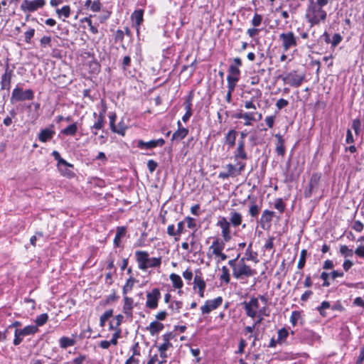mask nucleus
<instances>
[{"mask_svg":"<svg viewBox=\"0 0 364 364\" xmlns=\"http://www.w3.org/2000/svg\"><path fill=\"white\" fill-rule=\"evenodd\" d=\"M138 267L141 270H146L148 268L159 267L161 264V257H149L146 251H136L135 252Z\"/></svg>","mask_w":364,"mask_h":364,"instance_id":"obj_1","label":"nucleus"},{"mask_svg":"<svg viewBox=\"0 0 364 364\" xmlns=\"http://www.w3.org/2000/svg\"><path fill=\"white\" fill-rule=\"evenodd\" d=\"M327 16V13L321 7L309 4L306 11L305 17L311 26L318 25L324 22Z\"/></svg>","mask_w":364,"mask_h":364,"instance_id":"obj_2","label":"nucleus"},{"mask_svg":"<svg viewBox=\"0 0 364 364\" xmlns=\"http://www.w3.org/2000/svg\"><path fill=\"white\" fill-rule=\"evenodd\" d=\"M257 272L245 263L242 257L238 262L236 268H234L232 276L237 280L255 276Z\"/></svg>","mask_w":364,"mask_h":364,"instance_id":"obj_3","label":"nucleus"},{"mask_svg":"<svg viewBox=\"0 0 364 364\" xmlns=\"http://www.w3.org/2000/svg\"><path fill=\"white\" fill-rule=\"evenodd\" d=\"M246 164L242 161H237L235 165L228 164L225 166L226 171H221L218 174L220 179H227L230 177L234 178L241 174L245 170Z\"/></svg>","mask_w":364,"mask_h":364,"instance_id":"obj_4","label":"nucleus"},{"mask_svg":"<svg viewBox=\"0 0 364 364\" xmlns=\"http://www.w3.org/2000/svg\"><path fill=\"white\" fill-rule=\"evenodd\" d=\"M282 79L285 84L291 87H299L305 79V74L296 70H292L282 76Z\"/></svg>","mask_w":364,"mask_h":364,"instance_id":"obj_5","label":"nucleus"},{"mask_svg":"<svg viewBox=\"0 0 364 364\" xmlns=\"http://www.w3.org/2000/svg\"><path fill=\"white\" fill-rule=\"evenodd\" d=\"M298 40V37L292 31L284 32L279 36V41L281 42L284 52L288 51L291 48L296 47Z\"/></svg>","mask_w":364,"mask_h":364,"instance_id":"obj_6","label":"nucleus"},{"mask_svg":"<svg viewBox=\"0 0 364 364\" xmlns=\"http://www.w3.org/2000/svg\"><path fill=\"white\" fill-rule=\"evenodd\" d=\"M38 331V328L34 325H28L23 328H16L14 331V339L13 343L14 346H18L27 336L34 335Z\"/></svg>","mask_w":364,"mask_h":364,"instance_id":"obj_7","label":"nucleus"},{"mask_svg":"<svg viewBox=\"0 0 364 364\" xmlns=\"http://www.w3.org/2000/svg\"><path fill=\"white\" fill-rule=\"evenodd\" d=\"M34 98V92L32 90H23L18 85L13 90L11 102H20L24 100H32Z\"/></svg>","mask_w":364,"mask_h":364,"instance_id":"obj_8","label":"nucleus"},{"mask_svg":"<svg viewBox=\"0 0 364 364\" xmlns=\"http://www.w3.org/2000/svg\"><path fill=\"white\" fill-rule=\"evenodd\" d=\"M221 229V235L224 242H229L231 240L230 223L223 216H220L216 224Z\"/></svg>","mask_w":364,"mask_h":364,"instance_id":"obj_9","label":"nucleus"},{"mask_svg":"<svg viewBox=\"0 0 364 364\" xmlns=\"http://www.w3.org/2000/svg\"><path fill=\"white\" fill-rule=\"evenodd\" d=\"M161 299V292L159 289L154 288L146 294V306L150 309H156Z\"/></svg>","mask_w":364,"mask_h":364,"instance_id":"obj_10","label":"nucleus"},{"mask_svg":"<svg viewBox=\"0 0 364 364\" xmlns=\"http://www.w3.org/2000/svg\"><path fill=\"white\" fill-rule=\"evenodd\" d=\"M45 0H23L21 4V9L23 11L33 12L44 6Z\"/></svg>","mask_w":364,"mask_h":364,"instance_id":"obj_11","label":"nucleus"},{"mask_svg":"<svg viewBox=\"0 0 364 364\" xmlns=\"http://www.w3.org/2000/svg\"><path fill=\"white\" fill-rule=\"evenodd\" d=\"M223 298L218 296L214 299L207 300L205 304L200 307V310L203 314H208L212 311L218 309L223 303Z\"/></svg>","mask_w":364,"mask_h":364,"instance_id":"obj_12","label":"nucleus"},{"mask_svg":"<svg viewBox=\"0 0 364 364\" xmlns=\"http://www.w3.org/2000/svg\"><path fill=\"white\" fill-rule=\"evenodd\" d=\"M243 305L247 316L254 318L257 316V310L259 308L258 299L253 297L248 302L245 301Z\"/></svg>","mask_w":364,"mask_h":364,"instance_id":"obj_13","label":"nucleus"},{"mask_svg":"<svg viewBox=\"0 0 364 364\" xmlns=\"http://www.w3.org/2000/svg\"><path fill=\"white\" fill-rule=\"evenodd\" d=\"M165 144V140L162 138L158 139L151 140L145 142L143 140H138L136 146L139 149H152L157 146H163Z\"/></svg>","mask_w":364,"mask_h":364,"instance_id":"obj_14","label":"nucleus"},{"mask_svg":"<svg viewBox=\"0 0 364 364\" xmlns=\"http://www.w3.org/2000/svg\"><path fill=\"white\" fill-rule=\"evenodd\" d=\"M233 157L235 161H239V159H247V153L245 151V142L238 141L236 149L234 151Z\"/></svg>","mask_w":364,"mask_h":364,"instance_id":"obj_15","label":"nucleus"},{"mask_svg":"<svg viewBox=\"0 0 364 364\" xmlns=\"http://www.w3.org/2000/svg\"><path fill=\"white\" fill-rule=\"evenodd\" d=\"M13 75V70H9L7 66L5 70V73L1 76V89L6 90L9 91L11 87V81Z\"/></svg>","mask_w":364,"mask_h":364,"instance_id":"obj_16","label":"nucleus"},{"mask_svg":"<svg viewBox=\"0 0 364 364\" xmlns=\"http://www.w3.org/2000/svg\"><path fill=\"white\" fill-rule=\"evenodd\" d=\"M58 171L63 176L67 178H73L75 176L74 172L71 170L73 165L65 161V164H57Z\"/></svg>","mask_w":364,"mask_h":364,"instance_id":"obj_17","label":"nucleus"},{"mask_svg":"<svg viewBox=\"0 0 364 364\" xmlns=\"http://www.w3.org/2000/svg\"><path fill=\"white\" fill-rule=\"evenodd\" d=\"M178 129L173 134L171 140H181L186 138V136L188 134V129L182 127V124L180 121L177 122Z\"/></svg>","mask_w":364,"mask_h":364,"instance_id":"obj_18","label":"nucleus"},{"mask_svg":"<svg viewBox=\"0 0 364 364\" xmlns=\"http://www.w3.org/2000/svg\"><path fill=\"white\" fill-rule=\"evenodd\" d=\"M225 248V242L224 240H221L220 238H216L213 242L212 245L209 247V250L212 251V254L214 255H217L218 254H220Z\"/></svg>","mask_w":364,"mask_h":364,"instance_id":"obj_19","label":"nucleus"},{"mask_svg":"<svg viewBox=\"0 0 364 364\" xmlns=\"http://www.w3.org/2000/svg\"><path fill=\"white\" fill-rule=\"evenodd\" d=\"M143 15L144 11L142 9H138L134 11L131 16L132 22L137 31H139V26L144 21Z\"/></svg>","mask_w":364,"mask_h":364,"instance_id":"obj_20","label":"nucleus"},{"mask_svg":"<svg viewBox=\"0 0 364 364\" xmlns=\"http://www.w3.org/2000/svg\"><path fill=\"white\" fill-rule=\"evenodd\" d=\"M55 134V132L52 128L42 129L38 134V139L41 142H46L50 140Z\"/></svg>","mask_w":364,"mask_h":364,"instance_id":"obj_21","label":"nucleus"},{"mask_svg":"<svg viewBox=\"0 0 364 364\" xmlns=\"http://www.w3.org/2000/svg\"><path fill=\"white\" fill-rule=\"evenodd\" d=\"M164 328L163 323L158 321H154L150 323L149 326L146 327V330L150 333L151 336L158 334Z\"/></svg>","mask_w":364,"mask_h":364,"instance_id":"obj_22","label":"nucleus"},{"mask_svg":"<svg viewBox=\"0 0 364 364\" xmlns=\"http://www.w3.org/2000/svg\"><path fill=\"white\" fill-rule=\"evenodd\" d=\"M237 132L235 129H230L225 136V144H227L229 148H232L235 145V141Z\"/></svg>","mask_w":364,"mask_h":364,"instance_id":"obj_23","label":"nucleus"},{"mask_svg":"<svg viewBox=\"0 0 364 364\" xmlns=\"http://www.w3.org/2000/svg\"><path fill=\"white\" fill-rule=\"evenodd\" d=\"M109 126H110L111 130L114 133H117L122 136L124 135L125 129L121 128L120 129H118L117 127L115 126L114 123H115V121L117 119L116 114L114 112H110L109 114Z\"/></svg>","mask_w":364,"mask_h":364,"instance_id":"obj_24","label":"nucleus"},{"mask_svg":"<svg viewBox=\"0 0 364 364\" xmlns=\"http://www.w3.org/2000/svg\"><path fill=\"white\" fill-rule=\"evenodd\" d=\"M134 300L131 297L124 296L123 312L129 316L132 315Z\"/></svg>","mask_w":364,"mask_h":364,"instance_id":"obj_25","label":"nucleus"},{"mask_svg":"<svg viewBox=\"0 0 364 364\" xmlns=\"http://www.w3.org/2000/svg\"><path fill=\"white\" fill-rule=\"evenodd\" d=\"M230 223L234 227H238L242 224V216L240 213L232 210L230 213Z\"/></svg>","mask_w":364,"mask_h":364,"instance_id":"obj_26","label":"nucleus"},{"mask_svg":"<svg viewBox=\"0 0 364 364\" xmlns=\"http://www.w3.org/2000/svg\"><path fill=\"white\" fill-rule=\"evenodd\" d=\"M252 243L250 242L245 252V261H252L255 263H257L259 262V259L257 258V253L256 252H254L252 249Z\"/></svg>","mask_w":364,"mask_h":364,"instance_id":"obj_27","label":"nucleus"},{"mask_svg":"<svg viewBox=\"0 0 364 364\" xmlns=\"http://www.w3.org/2000/svg\"><path fill=\"white\" fill-rule=\"evenodd\" d=\"M126 228L124 226L117 227L116 235L114 238V245L115 247L120 246L121 244V239L125 236L126 235Z\"/></svg>","mask_w":364,"mask_h":364,"instance_id":"obj_28","label":"nucleus"},{"mask_svg":"<svg viewBox=\"0 0 364 364\" xmlns=\"http://www.w3.org/2000/svg\"><path fill=\"white\" fill-rule=\"evenodd\" d=\"M275 137L277 139L276 152L278 155L284 156L285 154L284 140L279 134H277Z\"/></svg>","mask_w":364,"mask_h":364,"instance_id":"obj_29","label":"nucleus"},{"mask_svg":"<svg viewBox=\"0 0 364 364\" xmlns=\"http://www.w3.org/2000/svg\"><path fill=\"white\" fill-rule=\"evenodd\" d=\"M321 176V173H314L312 174L309 181L310 191H314V189L317 188Z\"/></svg>","mask_w":364,"mask_h":364,"instance_id":"obj_30","label":"nucleus"},{"mask_svg":"<svg viewBox=\"0 0 364 364\" xmlns=\"http://www.w3.org/2000/svg\"><path fill=\"white\" fill-rule=\"evenodd\" d=\"M171 333H165L164 335H163V340H164V343L159 346V350H168L170 347L172 346V344L171 343H170V339H171Z\"/></svg>","mask_w":364,"mask_h":364,"instance_id":"obj_31","label":"nucleus"},{"mask_svg":"<svg viewBox=\"0 0 364 364\" xmlns=\"http://www.w3.org/2000/svg\"><path fill=\"white\" fill-rule=\"evenodd\" d=\"M77 132V126L75 123L71 124L61 131V133L66 136H74Z\"/></svg>","mask_w":364,"mask_h":364,"instance_id":"obj_32","label":"nucleus"},{"mask_svg":"<svg viewBox=\"0 0 364 364\" xmlns=\"http://www.w3.org/2000/svg\"><path fill=\"white\" fill-rule=\"evenodd\" d=\"M170 279L172 282L173 287L176 289L182 288L183 283L181 277L176 274L172 273L170 275Z\"/></svg>","mask_w":364,"mask_h":364,"instance_id":"obj_33","label":"nucleus"},{"mask_svg":"<svg viewBox=\"0 0 364 364\" xmlns=\"http://www.w3.org/2000/svg\"><path fill=\"white\" fill-rule=\"evenodd\" d=\"M136 279L132 276H130V277L127 280L126 284L122 289V293L124 296H126L128 292L132 291Z\"/></svg>","mask_w":364,"mask_h":364,"instance_id":"obj_34","label":"nucleus"},{"mask_svg":"<svg viewBox=\"0 0 364 364\" xmlns=\"http://www.w3.org/2000/svg\"><path fill=\"white\" fill-rule=\"evenodd\" d=\"M75 343V340L65 336L61 337L59 340L60 346L65 349L74 346Z\"/></svg>","mask_w":364,"mask_h":364,"instance_id":"obj_35","label":"nucleus"},{"mask_svg":"<svg viewBox=\"0 0 364 364\" xmlns=\"http://www.w3.org/2000/svg\"><path fill=\"white\" fill-rule=\"evenodd\" d=\"M193 284H194L193 288L195 289H205V287H206V284H205L204 279H203V277L200 275H198V274H196L195 276Z\"/></svg>","mask_w":364,"mask_h":364,"instance_id":"obj_36","label":"nucleus"},{"mask_svg":"<svg viewBox=\"0 0 364 364\" xmlns=\"http://www.w3.org/2000/svg\"><path fill=\"white\" fill-rule=\"evenodd\" d=\"M274 215V212L269 210H264L261 216L260 222L262 223H269L272 221Z\"/></svg>","mask_w":364,"mask_h":364,"instance_id":"obj_37","label":"nucleus"},{"mask_svg":"<svg viewBox=\"0 0 364 364\" xmlns=\"http://www.w3.org/2000/svg\"><path fill=\"white\" fill-rule=\"evenodd\" d=\"M221 272L222 274L220 276V279L225 282L226 284H229L230 281L229 269L227 267L223 266L221 268Z\"/></svg>","mask_w":364,"mask_h":364,"instance_id":"obj_38","label":"nucleus"},{"mask_svg":"<svg viewBox=\"0 0 364 364\" xmlns=\"http://www.w3.org/2000/svg\"><path fill=\"white\" fill-rule=\"evenodd\" d=\"M243 119L245 120V126H251L252 122H256V117H255V114H252V112H245Z\"/></svg>","mask_w":364,"mask_h":364,"instance_id":"obj_39","label":"nucleus"},{"mask_svg":"<svg viewBox=\"0 0 364 364\" xmlns=\"http://www.w3.org/2000/svg\"><path fill=\"white\" fill-rule=\"evenodd\" d=\"M113 315V310L109 309L106 311L102 315H101L100 318V326L101 327H104L105 325L106 321L112 317Z\"/></svg>","mask_w":364,"mask_h":364,"instance_id":"obj_40","label":"nucleus"},{"mask_svg":"<svg viewBox=\"0 0 364 364\" xmlns=\"http://www.w3.org/2000/svg\"><path fill=\"white\" fill-rule=\"evenodd\" d=\"M240 80V76H233V75H228L227 76V82H228V88L234 89L236 87L237 82Z\"/></svg>","mask_w":364,"mask_h":364,"instance_id":"obj_41","label":"nucleus"},{"mask_svg":"<svg viewBox=\"0 0 364 364\" xmlns=\"http://www.w3.org/2000/svg\"><path fill=\"white\" fill-rule=\"evenodd\" d=\"M302 318L301 312L299 311H294L291 312L290 316V322L293 326H295L297 322Z\"/></svg>","mask_w":364,"mask_h":364,"instance_id":"obj_42","label":"nucleus"},{"mask_svg":"<svg viewBox=\"0 0 364 364\" xmlns=\"http://www.w3.org/2000/svg\"><path fill=\"white\" fill-rule=\"evenodd\" d=\"M48 315L47 314H42L39 316H38L35 320V323H36V326L38 327V326H43L45 323H46V322L48 321Z\"/></svg>","mask_w":364,"mask_h":364,"instance_id":"obj_43","label":"nucleus"},{"mask_svg":"<svg viewBox=\"0 0 364 364\" xmlns=\"http://www.w3.org/2000/svg\"><path fill=\"white\" fill-rule=\"evenodd\" d=\"M56 13L58 14V16H63L65 18H68L70 15V8L69 6H64L60 9H57Z\"/></svg>","mask_w":364,"mask_h":364,"instance_id":"obj_44","label":"nucleus"},{"mask_svg":"<svg viewBox=\"0 0 364 364\" xmlns=\"http://www.w3.org/2000/svg\"><path fill=\"white\" fill-rule=\"evenodd\" d=\"M306 255L307 251L306 250H302L301 251L300 257L297 264L298 269H301L305 266Z\"/></svg>","mask_w":364,"mask_h":364,"instance_id":"obj_45","label":"nucleus"},{"mask_svg":"<svg viewBox=\"0 0 364 364\" xmlns=\"http://www.w3.org/2000/svg\"><path fill=\"white\" fill-rule=\"evenodd\" d=\"M330 306L331 305L328 301H323L321 302V305L316 308V309L318 311L319 314L324 317L326 316L325 310L329 309Z\"/></svg>","mask_w":364,"mask_h":364,"instance_id":"obj_46","label":"nucleus"},{"mask_svg":"<svg viewBox=\"0 0 364 364\" xmlns=\"http://www.w3.org/2000/svg\"><path fill=\"white\" fill-rule=\"evenodd\" d=\"M340 253L345 257H352L353 255V250L351 249H349L348 247L345 245H341Z\"/></svg>","mask_w":364,"mask_h":364,"instance_id":"obj_47","label":"nucleus"},{"mask_svg":"<svg viewBox=\"0 0 364 364\" xmlns=\"http://www.w3.org/2000/svg\"><path fill=\"white\" fill-rule=\"evenodd\" d=\"M260 208L255 203H252L249 209V214L252 218H257L259 213Z\"/></svg>","mask_w":364,"mask_h":364,"instance_id":"obj_48","label":"nucleus"},{"mask_svg":"<svg viewBox=\"0 0 364 364\" xmlns=\"http://www.w3.org/2000/svg\"><path fill=\"white\" fill-rule=\"evenodd\" d=\"M192 100H193V95L191 92L184 102L186 112L192 113Z\"/></svg>","mask_w":364,"mask_h":364,"instance_id":"obj_49","label":"nucleus"},{"mask_svg":"<svg viewBox=\"0 0 364 364\" xmlns=\"http://www.w3.org/2000/svg\"><path fill=\"white\" fill-rule=\"evenodd\" d=\"M97 119L94 123V124L91 127V129L99 130L104 127L105 125V119L97 117Z\"/></svg>","mask_w":364,"mask_h":364,"instance_id":"obj_50","label":"nucleus"},{"mask_svg":"<svg viewBox=\"0 0 364 364\" xmlns=\"http://www.w3.org/2000/svg\"><path fill=\"white\" fill-rule=\"evenodd\" d=\"M114 330L115 332L112 334V338L109 341L112 345L116 346L118 343V339L121 337L122 331L120 328Z\"/></svg>","mask_w":364,"mask_h":364,"instance_id":"obj_51","label":"nucleus"},{"mask_svg":"<svg viewBox=\"0 0 364 364\" xmlns=\"http://www.w3.org/2000/svg\"><path fill=\"white\" fill-rule=\"evenodd\" d=\"M82 22H85L87 23L89 28H90V31H91V33H92L93 34H96L98 33V29L96 26H93L92 25V21L90 19V18L89 17H85L83 19H82Z\"/></svg>","mask_w":364,"mask_h":364,"instance_id":"obj_52","label":"nucleus"},{"mask_svg":"<svg viewBox=\"0 0 364 364\" xmlns=\"http://www.w3.org/2000/svg\"><path fill=\"white\" fill-rule=\"evenodd\" d=\"M329 277H331V274L326 272H323L321 274L320 278L323 281L322 284L323 287H328L331 285V283L328 281Z\"/></svg>","mask_w":364,"mask_h":364,"instance_id":"obj_53","label":"nucleus"},{"mask_svg":"<svg viewBox=\"0 0 364 364\" xmlns=\"http://www.w3.org/2000/svg\"><path fill=\"white\" fill-rule=\"evenodd\" d=\"M361 122L359 119H353L352 122V128L353 129L356 135H358L360 132Z\"/></svg>","mask_w":364,"mask_h":364,"instance_id":"obj_54","label":"nucleus"},{"mask_svg":"<svg viewBox=\"0 0 364 364\" xmlns=\"http://www.w3.org/2000/svg\"><path fill=\"white\" fill-rule=\"evenodd\" d=\"M330 0H309V4L323 8L329 3Z\"/></svg>","mask_w":364,"mask_h":364,"instance_id":"obj_55","label":"nucleus"},{"mask_svg":"<svg viewBox=\"0 0 364 364\" xmlns=\"http://www.w3.org/2000/svg\"><path fill=\"white\" fill-rule=\"evenodd\" d=\"M35 34V29L34 28H28L27 31L25 32L24 36H25V41L27 43H30L31 41V38L33 37Z\"/></svg>","mask_w":364,"mask_h":364,"instance_id":"obj_56","label":"nucleus"},{"mask_svg":"<svg viewBox=\"0 0 364 364\" xmlns=\"http://www.w3.org/2000/svg\"><path fill=\"white\" fill-rule=\"evenodd\" d=\"M274 208L278 210L281 213L284 211L285 205L282 198H277L274 203Z\"/></svg>","mask_w":364,"mask_h":364,"instance_id":"obj_57","label":"nucleus"},{"mask_svg":"<svg viewBox=\"0 0 364 364\" xmlns=\"http://www.w3.org/2000/svg\"><path fill=\"white\" fill-rule=\"evenodd\" d=\"M183 306L182 301H173L169 304V309L172 310H176L177 312H179L180 309Z\"/></svg>","mask_w":364,"mask_h":364,"instance_id":"obj_58","label":"nucleus"},{"mask_svg":"<svg viewBox=\"0 0 364 364\" xmlns=\"http://www.w3.org/2000/svg\"><path fill=\"white\" fill-rule=\"evenodd\" d=\"M342 41V37L339 33H335L333 36V39L331 41V46L333 47L337 46Z\"/></svg>","mask_w":364,"mask_h":364,"instance_id":"obj_59","label":"nucleus"},{"mask_svg":"<svg viewBox=\"0 0 364 364\" xmlns=\"http://www.w3.org/2000/svg\"><path fill=\"white\" fill-rule=\"evenodd\" d=\"M262 21V16L258 14H255L252 19V24L255 27L259 26L261 24Z\"/></svg>","mask_w":364,"mask_h":364,"instance_id":"obj_60","label":"nucleus"},{"mask_svg":"<svg viewBox=\"0 0 364 364\" xmlns=\"http://www.w3.org/2000/svg\"><path fill=\"white\" fill-rule=\"evenodd\" d=\"M228 73L229 74L228 75L240 76V68L232 65H230L228 68Z\"/></svg>","mask_w":364,"mask_h":364,"instance_id":"obj_61","label":"nucleus"},{"mask_svg":"<svg viewBox=\"0 0 364 364\" xmlns=\"http://www.w3.org/2000/svg\"><path fill=\"white\" fill-rule=\"evenodd\" d=\"M52 156L58 161L57 164H65V160L60 156V153L58 151H53Z\"/></svg>","mask_w":364,"mask_h":364,"instance_id":"obj_62","label":"nucleus"},{"mask_svg":"<svg viewBox=\"0 0 364 364\" xmlns=\"http://www.w3.org/2000/svg\"><path fill=\"white\" fill-rule=\"evenodd\" d=\"M289 105L288 100L281 98L278 100L276 102V107L278 109H282V108L287 107Z\"/></svg>","mask_w":364,"mask_h":364,"instance_id":"obj_63","label":"nucleus"},{"mask_svg":"<svg viewBox=\"0 0 364 364\" xmlns=\"http://www.w3.org/2000/svg\"><path fill=\"white\" fill-rule=\"evenodd\" d=\"M102 4L100 1H92L90 9L94 12H98L101 10Z\"/></svg>","mask_w":364,"mask_h":364,"instance_id":"obj_64","label":"nucleus"}]
</instances>
